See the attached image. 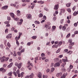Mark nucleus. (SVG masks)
I'll list each match as a JSON object with an SVG mask.
<instances>
[{"mask_svg": "<svg viewBox=\"0 0 78 78\" xmlns=\"http://www.w3.org/2000/svg\"><path fill=\"white\" fill-rule=\"evenodd\" d=\"M65 58L66 59H63L62 60V61L64 62H63V63H62L61 66L62 67H64L65 65L66 64V62H67L68 61V60L67 59V57H65Z\"/></svg>", "mask_w": 78, "mask_h": 78, "instance_id": "nucleus-1", "label": "nucleus"}, {"mask_svg": "<svg viewBox=\"0 0 78 78\" xmlns=\"http://www.w3.org/2000/svg\"><path fill=\"white\" fill-rule=\"evenodd\" d=\"M23 64V63H22V62H20L19 64H18L17 62H16L15 64V66H18V69H20L21 67H22V65Z\"/></svg>", "mask_w": 78, "mask_h": 78, "instance_id": "nucleus-2", "label": "nucleus"}, {"mask_svg": "<svg viewBox=\"0 0 78 78\" xmlns=\"http://www.w3.org/2000/svg\"><path fill=\"white\" fill-rule=\"evenodd\" d=\"M27 64L28 66H27V67H30V66L31 67H33V63H31V62L30 61H28Z\"/></svg>", "mask_w": 78, "mask_h": 78, "instance_id": "nucleus-3", "label": "nucleus"}, {"mask_svg": "<svg viewBox=\"0 0 78 78\" xmlns=\"http://www.w3.org/2000/svg\"><path fill=\"white\" fill-rule=\"evenodd\" d=\"M0 71L2 72V73H5L6 72V70L5 69H4V68L2 67L0 68Z\"/></svg>", "mask_w": 78, "mask_h": 78, "instance_id": "nucleus-4", "label": "nucleus"}, {"mask_svg": "<svg viewBox=\"0 0 78 78\" xmlns=\"http://www.w3.org/2000/svg\"><path fill=\"white\" fill-rule=\"evenodd\" d=\"M31 15L30 14H29L28 15H27V18L28 19H32V17Z\"/></svg>", "mask_w": 78, "mask_h": 78, "instance_id": "nucleus-5", "label": "nucleus"}, {"mask_svg": "<svg viewBox=\"0 0 78 78\" xmlns=\"http://www.w3.org/2000/svg\"><path fill=\"white\" fill-rule=\"evenodd\" d=\"M60 66V63H59V62H57L54 65V67H59Z\"/></svg>", "mask_w": 78, "mask_h": 78, "instance_id": "nucleus-6", "label": "nucleus"}, {"mask_svg": "<svg viewBox=\"0 0 78 78\" xmlns=\"http://www.w3.org/2000/svg\"><path fill=\"white\" fill-rule=\"evenodd\" d=\"M59 8V4H58L56 5H55L54 6V9H55V10H57Z\"/></svg>", "mask_w": 78, "mask_h": 78, "instance_id": "nucleus-7", "label": "nucleus"}, {"mask_svg": "<svg viewBox=\"0 0 78 78\" xmlns=\"http://www.w3.org/2000/svg\"><path fill=\"white\" fill-rule=\"evenodd\" d=\"M67 73H64L60 78H66V76H67Z\"/></svg>", "mask_w": 78, "mask_h": 78, "instance_id": "nucleus-8", "label": "nucleus"}, {"mask_svg": "<svg viewBox=\"0 0 78 78\" xmlns=\"http://www.w3.org/2000/svg\"><path fill=\"white\" fill-rule=\"evenodd\" d=\"M62 75V73H57V74L56 75V76L57 77H60V76H61Z\"/></svg>", "mask_w": 78, "mask_h": 78, "instance_id": "nucleus-9", "label": "nucleus"}, {"mask_svg": "<svg viewBox=\"0 0 78 78\" xmlns=\"http://www.w3.org/2000/svg\"><path fill=\"white\" fill-rule=\"evenodd\" d=\"M8 8V5H5L2 8V9H3V10H6Z\"/></svg>", "mask_w": 78, "mask_h": 78, "instance_id": "nucleus-10", "label": "nucleus"}, {"mask_svg": "<svg viewBox=\"0 0 78 78\" xmlns=\"http://www.w3.org/2000/svg\"><path fill=\"white\" fill-rule=\"evenodd\" d=\"M12 72L11 71L10 72H9L8 73L7 75L9 76L10 77H11V76H12Z\"/></svg>", "mask_w": 78, "mask_h": 78, "instance_id": "nucleus-11", "label": "nucleus"}, {"mask_svg": "<svg viewBox=\"0 0 78 78\" xmlns=\"http://www.w3.org/2000/svg\"><path fill=\"white\" fill-rule=\"evenodd\" d=\"M12 37V35L11 34H9L8 35V36L6 37V38L7 39H9L10 38H11Z\"/></svg>", "mask_w": 78, "mask_h": 78, "instance_id": "nucleus-12", "label": "nucleus"}, {"mask_svg": "<svg viewBox=\"0 0 78 78\" xmlns=\"http://www.w3.org/2000/svg\"><path fill=\"white\" fill-rule=\"evenodd\" d=\"M42 74L41 72H39L38 74V76L39 78H42Z\"/></svg>", "mask_w": 78, "mask_h": 78, "instance_id": "nucleus-13", "label": "nucleus"}, {"mask_svg": "<svg viewBox=\"0 0 78 78\" xmlns=\"http://www.w3.org/2000/svg\"><path fill=\"white\" fill-rule=\"evenodd\" d=\"M16 12L17 16H20V11H17Z\"/></svg>", "mask_w": 78, "mask_h": 78, "instance_id": "nucleus-14", "label": "nucleus"}, {"mask_svg": "<svg viewBox=\"0 0 78 78\" xmlns=\"http://www.w3.org/2000/svg\"><path fill=\"white\" fill-rule=\"evenodd\" d=\"M17 37H15V40H16V44H17L18 47H19V41H17Z\"/></svg>", "mask_w": 78, "mask_h": 78, "instance_id": "nucleus-15", "label": "nucleus"}, {"mask_svg": "<svg viewBox=\"0 0 78 78\" xmlns=\"http://www.w3.org/2000/svg\"><path fill=\"white\" fill-rule=\"evenodd\" d=\"M13 64V63L12 62L11 63H10L9 65H8L7 66V67L8 68H10V67H11L12 66V65Z\"/></svg>", "mask_w": 78, "mask_h": 78, "instance_id": "nucleus-16", "label": "nucleus"}, {"mask_svg": "<svg viewBox=\"0 0 78 78\" xmlns=\"http://www.w3.org/2000/svg\"><path fill=\"white\" fill-rule=\"evenodd\" d=\"M10 15L12 17V18H14V13H10Z\"/></svg>", "mask_w": 78, "mask_h": 78, "instance_id": "nucleus-17", "label": "nucleus"}, {"mask_svg": "<svg viewBox=\"0 0 78 78\" xmlns=\"http://www.w3.org/2000/svg\"><path fill=\"white\" fill-rule=\"evenodd\" d=\"M62 30H63V31H65L66 30V27L65 26H63L62 27Z\"/></svg>", "mask_w": 78, "mask_h": 78, "instance_id": "nucleus-18", "label": "nucleus"}, {"mask_svg": "<svg viewBox=\"0 0 78 78\" xmlns=\"http://www.w3.org/2000/svg\"><path fill=\"white\" fill-rule=\"evenodd\" d=\"M77 14H78V11L77 12L75 11L73 13V15L74 16H76Z\"/></svg>", "mask_w": 78, "mask_h": 78, "instance_id": "nucleus-19", "label": "nucleus"}, {"mask_svg": "<svg viewBox=\"0 0 78 78\" xmlns=\"http://www.w3.org/2000/svg\"><path fill=\"white\" fill-rule=\"evenodd\" d=\"M37 3H40V4H44V2L41 1H38Z\"/></svg>", "mask_w": 78, "mask_h": 78, "instance_id": "nucleus-20", "label": "nucleus"}, {"mask_svg": "<svg viewBox=\"0 0 78 78\" xmlns=\"http://www.w3.org/2000/svg\"><path fill=\"white\" fill-rule=\"evenodd\" d=\"M52 31H54V30H55L56 29V27L55 26H53L52 27Z\"/></svg>", "mask_w": 78, "mask_h": 78, "instance_id": "nucleus-21", "label": "nucleus"}, {"mask_svg": "<svg viewBox=\"0 0 78 78\" xmlns=\"http://www.w3.org/2000/svg\"><path fill=\"white\" fill-rule=\"evenodd\" d=\"M72 53H73V51H69L68 52H67V53L69 54V55H71Z\"/></svg>", "mask_w": 78, "mask_h": 78, "instance_id": "nucleus-22", "label": "nucleus"}, {"mask_svg": "<svg viewBox=\"0 0 78 78\" xmlns=\"http://www.w3.org/2000/svg\"><path fill=\"white\" fill-rule=\"evenodd\" d=\"M58 45H54L52 46V48H58Z\"/></svg>", "mask_w": 78, "mask_h": 78, "instance_id": "nucleus-23", "label": "nucleus"}, {"mask_svg": "<svg viewBox=\"0 0 78 78\" xmlns=\"http://www.w3.org/2000/svg\"><path fill=\"white\" fill-rule=\"evenodd\" d=\"M54 61H55V62H58V61H59V58H56L54 59Z\"/></svg>", "mask_w": 78, "mask_h": 78, "instance_id": "nucleus-24", "label": "nucleus"}, {"mask_svg": "<svg viewBox=\"0 0 78 78\" xmlns=\"http://www.w3.org/2000/svg\"><path fill=\"white\" fill-rule=\"evenodd\" d=\"M71 3H69L67 4L66 5V6H67V7H70V5H71Z\"/></svg>", "mask_w": 78, "mask_h": 78, "instance_id": "nucleus-25", "label": "nucleus"}, {"mask_svg": "<svg viewBox=\"0 0 78 78\" xmlns=\"http://www.w3.org/2000/svg\"><path fill=\"white\" fill-rule=\"evenodd\" d=\"M14 19L16 21H19V20H20V19L18 18H15Z\"/></svg>", "mask_w": 78, "mask_h": 78, "instance_id": "nucleus-26", "label": "nucleus"}, {"mask_svg": "<svg viewBox=\"0 0 78 78\" xmlns=\"http://www.w3.org/2000/svg\"><path fill=\"white\" fill-rule=\"evenodd\" d=\"M61 50V48H59L57 51H56V53H59L60 52V51Z\"/></svg>", "mask_w": 78, "mask_h": 78, "instance_id": "nucleus-27", "label": "nucleus"}, {"mask_svg": "<svg viewBox=\"0 0 78 78\" xmlns=\"http://www.w3.org/2000/svg\"><path fill=\"white\" fill-rule=\"evenodd\" d=\"M34 23L35 24H39L40 23L38 21H35Z\"/></svg>", "mask_w": 78, "mask_h": 78, "instance_id": "nucleus-28", "label": "nucleus"}, {"mask_svg": "<svg viewBox=\"0 0 78 78\" xmlns=\"http://www.w3.org/2000/svg\"><path fill=\"white\" fill-rule=\"evenodd\" d=\"M34 76V74L33 73H32L29 76L30 78H33Z\"/></svg>", "mask_w": 78, "mask_h": 78, "instance_id": "nucleus-29", "label": "nucleus"}, {"mask_svg": "<svg viewBox=\"0 0 78 78\" xmlns=\"http://www.w3.org/2000/svg\"><path fill=\"white\" fill-rule=\"evenodd\" d=\"M61 11L62 12H63V13H64V12H65V9H61Z\"/></svg>", "mask_w": 78, "mask_h": 78, "instance_id": "nucleus-30", "label": "nucleus"}, {"mask_svg": "<svg viewBox=\"0 0 78 78\" xmlns=\"http://www.w3.org/2000/svg\"><path fill=\"white\" fill-rule=\"evenodd\" d=\"M14 54H13V55L14 56H17V54H16V51H13Z\"/></svg>", "mask_w": 78, "mask_h": 78, "instance_id": "nucleus-31", "label": "nucleus"}, {"mask_svg": "<svg viewBox=\"0 0 78 78\" xmlns=\"http://www.w3.org/2000/svg\"><path fill=\"white\" fill-rule=\"evenodd\" d=\"M62 42L60 41L58 43V46H60L62 45Z\"/></svg>", "mask_w": 78, "mask_h": 78, "instance_id": "nucleus-32", "label": "nucleus"}, {"mask_svg": "<svg viewBox=\"0 0 78 78\" xmlns=\"http://www.w3.org/2000/svg\"><path fill=\"white\" fill-rule=\"evenodd\" d=\"M74 44H75V43H74V42L71 43L69 44V45L71 46H73L74 45Z\"/></svg>", "mask_w": 78, "mask_h": 78, "instance_id": "nucleus-33", "label": "nucleus"}, {"mask_svg": "<svg viewBox=\"0 0 78 78\" xmlns=\"http://www.w3.org/2000/svg\"><path fill=\"white\" fill-rule=\"evenodd\" d=\"M23 74H24V73L22 72L20 74V77L22 78L23 76Z\"/></svg>", "mask_w": 78, "mask_h": 78, "instance_id": "nucleus-34", "label": "nucleus"}, {"mask_svg": "<svg viewBox=\"0 0 78 78\" xmlns=\"http://www.w3.org/2000/svg\"><path fill=\"white\" fill-rule=\"evenodd\" d=\"M39 17L40 18L42 17H43V15L42 13H40L39 15Z\"/></svg>", "mask_w": 78, "mask_h": 78, "instance_id": "nucleus-35", "label": "nucleus"}, {"mask_svg": "<svg viewBox=\"0 0 78 78\" xmlns=\"http://www.w3.org/2000/svg\"><path fill=\"white\" fill-rule=\"evenodd\" d=\"M9 59V57H7L6 58L4 59V60L5 61H8Z\"/></svg>", "mask_w": 78, "mask_h": 78, "instance_id": "nucleus-36", "label": "nucleus"}, {"mask_svg": "<svg viewBox=\"0 0 78 78\" xmlns=\"http://www.w3.org/2000/svg\"><path fill=\"white\" fill-rule=\"evenodd\" d=\"M43 78H48V76L47 75H43Z\"/></svg>", "mask_w": 78, "mask_h": 78, "instance_id": "nucleus-37", "label": "nucleus"}, {"mask_svg": "<svg viewBox=\"0 0 78 78\" xmlns=\"http://www.w3.org/2000/svg\"><path fill=\"white\" fill-rule=\"evenodd\" d=\"M70 36V33H69L66 36V38H68Z\"/></svg>", "mask_w": 78, "mask_h": 78, "instance_id": "nucleus-38", "label": "nucleus"}, {"mask_svg": "<svg viewBox=\"0 0 78 78\" xmlns=\"http://www.w3.org/2000/svg\"><path fill=\"white\" fill-rule=\"evenodd\" d=\"M7 46L9 47V48H10L11 47V44H10V43H9V42H8L7 44Z\"/></svg>", "mask_w": 78, "mask_h": 78, "instance_id": "nucleus-39", "label": "nucleus"}, {"mask_svg": "<svg viewBox=\"0 0 78 78\" xmlns=\"http://www.w3.org/2000/svg\"><path fill=\"white\" fill-rule=\"evenodd\" d=\"M10 5L12 6H14V7H16V5L14 4H13V3L11 4Z\"/></svg>", "mask_w": 78, "mask_h": 78, "instance_id": "nucleus-40", "label": "nucleus"}, {"mask_svg": "<svg viewBox=\"0 0 78 78\" xmlns=\"http://www.w3.org/2000/svg\"><path fill=\"white\" fill-rule=\"evenodd\" d=\"M64 19H62L60 20V23L61 24L63 23V22H64Z\"/></svg>", "mask_w": 78, "mask_h": 78, "instance_id": "nucleus-41", "label": "nucleus"}, {"mask_svg": "<svg viewBox=\"0 0 78 78\" xmlns=\"http://www.w3.org/2000/svg\"><path fill=\"white\" fill-rule=\"evenodd\" d=\"M55 70V68H52L51 69V72H53V71Z\"/></svg>", "mask_w": 78, "mask_h": 78, "instance_id": "nucleus-42", "label": "nucleus"}, {"mask_svg": "<svg viewBox=\"0 0 78 78\" xmlns=\"http://www.w3.org/2000/svg\"><path fill=\"white\" fill-rule=\"evenodd\" d=\"M72 39H69V40L68 42H69V43H70V44L71 43H72Z\"/></svg>", "mask_w": 78, "mask_h": 78, "instance_id": "nucleus-43", "label": "nucleus"}, {"mask_svg": "<svg viewBox=\"0 0 78 78\" xmlns=\"http://www.w3.org/2000/svg\"><path fill=\"white\" fill-rule=\"evenodd\" d=\"M8 29L6 28L5 30V33H8Z\"/></svg>", "mask_w": 78, "mask_h": 78, "instance_id": "nucleus-44", "label": "nucleus"}, {"mask_svg": "<svg viewBox=\"0 0 78 78\" xmlns=\"http://www.w3.org/2000/svg\"><path fill=\"white\" fill-rule=\"evenodd\" d=\"M62 57H63V55H59L58 56V58H62Z\"/></svg>", "mask_w": 78, "mask_h": 78, "instance_id": "nucleus-45", "label": "nucleus"}, {"mask_svg": "<svg viewBox=\"0 0 78 78\" xmlns=\"http://www.w3.org/2000/svg\"><path fill=\"white\" fill-rule=\"evenodd\" d=\"M22 23L21 22H18L17 23V24L18 25H22Z\"/></svg>", "mask_w": 78, "mask_h": 78, "instance_id": "nucleus-46", "label": "nucleus"}, {"mask_svg": "<svg viewBox=\"0 0 78 78\" xmlns=\"http://www.w3.org/2000/svg\"><path fill=\"white\" fill-rule=\"evenodd\" d=\"M67 10L69 12H71V10L69 8L67 9Z\"/></svg>", "mask_w": 78, "mask_h": 78, "instance_id": "nucleus-47", "label": "nucleus"}, {"mask_svg": "<svg viewBox=\"0 0 78 78\" xmlns=\"http://www.w3.org/2000/svg\"><path fill=\"white\" fill-rule=\"evenodd\" d=\"M17 54L18 55L20 56L21 55V51H19L17 52Z\"/></svg>", "mask_w": 78, "mask_h": 78, "instance_id": "nucleus-48", "label": "nucleus"}, {"mask_svg": "<svg viewBox=\"0 0 78 78\" xmlns=\"http://www.w3.org/2000/svg\"><path fill=\"white\" fill-rule=\"evenodd\" d=\"M41 57H44L45 56V54H44V53H42L41 54Z\"/></svg>", "mask_w": 78, "mask_h": 78, "instance_id": "nucleus-49", "label": "nucleus"}, {"mask_svg": "<svg viewBox=\"0 0 78 78\" xmlns=\"http://www.w3.org/2000/svg\"><path fill=\"white\" fill-rule=\"evenodd\" d=\"M73 66L72 65H70V66H69V68L70 69H73Z\"/></svg>", "mask_w": 78, "mask_h": 78, "instance_id": "nucleus-50", "label": "nucleus"}, {"mask_svg": "<svg viewBox=\"0 0 78 78\" xmlns=\"http://www.w3.org/2000/svg\"><path fill=\"white\" fill-rule=\"evenodd\" d=\"M69 30H70V28L68 27L66 30V32H69Z\"/></svg>", "mask_w": 78, "mask_h": 78, "instance_id": "nucleus-51", "label": "nucleus"}, {"mask_svg": "<svg viewBox=\"0 0 78 78\" xmlns=\"http://www.w3.org/2000/svg\"><path fill=\"white\" fill-rule=\"evenodd\" d=\"M13 74L15 76H17V74L16 73V72L14 71L13 72Z\"/></svg>", "mask_w": 78, "mask_h": 78, "instance_id": "nucleus-52", "label": "nucleus"}, {"mask_svg": "<svg viewBox=\"0 0 78 78\" xmlns=\"http://www.w3.org/2000/svg\"><path fill=\"white\" fill-rule=\"evenodd\" d=\"M37 38V37H36V36H33L31 37V38L33 39H36Z\"/></svg>", "mask_w": 78, "mask_h": 78, "instance_id": "nucleus-53", "label": "nucleus"}, {"mask_svg": "<svg viewBox=\"0 0 78 78\" xmlns=\"http://www.w3.org/2000/svg\"><path fill=\"white\" fill-rule=\"evenodd\" d=\"M44 9L46 11H48V9L47 7H44Z\"/></svg>", "mask_w": 78, "mask_h": 78, "instance_id": "nucleus-54", "label": "nucleus"}, {"mask_svg": "<svg viewBox=\"0 0 78 78\" xmlns=\"http://www.w3.org/2000/svg\"><path fill=\"white\" fill-rule=\"evenodd\" d=\"M9 23V21H5L4 22V23L5 24H8V23Z\"/></svg>", "mask_w": 78, "mask_h": 78, "instance_id": "nucleus-55", "label": "nucleus"}, {"mask_svg": "<svg viewBox=\"0 0 78 78\" xmlns=\"http://www.w3.org/2000/svg\"><path fill=\"white\" fill-rule=\"evenodd\" d=\"M74 34H78V31L76 30L74 32Z\"/></svg>", "mask_w": 78, "mask_h": 78, "instance_id": "nucleus-56", "label": "nucleus"}, {"mask_svg": "<svg viewBox=\"0 0 78 78\" xmlns=\"http://www.w3.org/2000/svg\"><path fill=\"white\" fill-rule=\"evenodd\" d=\"M76 9V6H74L73 8V11H75Z\"/></svg>", "mask_w": 78, "mask_h": 78, "instance_id": "nucleus-57", "label": "nucleus"}, {"mask_svg": "<svg viewBox=\"0 0 78 78\" xmlns=\"http://www.w3.org/2000/svg\"><path fill=\"white\" fill-rule=\"evenodd\" d=\"M16 73L17 74H19L20 73V71L19 70H18L16 71Z\"/></svg>", "mask_w": 78, "mask_h": 78, "instance_id": "nucleus-58", "label": "nucleus"}, {"mask_svg": "<svg viewBox=\"0 0 78 78\" xmlns=\"http://www.w3.org/2000/svg\"><path fill=\"white\" fill-rule=\"evenodd\" d=\"M5 59H3L1 60V62H5Z\"/></svg>", "mask_w": 78, "mask_h": 78, "instance_id": "nucleus-59", "label": "nucleus"}, {"mask_svg": "<svg viewBox=\"0 0 78 78\" xmlns=\"http://www.w3.org/2000/svg\"><path fill=\"white\" fill-rule=\"evenodd\" d=\"M43 19H45V20H46L47 19V17L45 16H43Z\"/></svg>", "mask_w": 78, "mask_h": 78, "instance_id": "nucleus-60", "label": "nucleus"}, {"mask_svg": "<svg viewBox=\"0 0 78 78\" xmlns=\"http://www.w3.org/2000/svg\"><path fill=\"white\" fill-rule=\"evenodd\" d=\"M74 25L75 27H77V25H78V24L77 23H76L74 24Z\"/></svg>", "mask_w": 78, "mask_h": 78, "instance_id": "nucleus-61", "label": "nucleus"}, {"mask_svg": "<svg viewBox=\"0 0 78 78\" xmlns=\"http://www.w3.org/2000/svg\"><path fill=\"white\" fill-rule=\"evenodd\" d=\"M68 51V49H65L64 50V52H65V53H66V52H67Z\"/></svg>", "mask_w": 78, "mask_h": 78, "instance_id": "nucleus-62", "label": "nucleus"}, {"mask_svg": "<svg viewBox=\"0 0 78 78\" xmlns=\"http://www.w3.org/2000/svg\"><path fill=\"white\" fill-rule=\"evenodd\" d=\"M7 20H11V17L9 16H7Z\"/></svg>", "mask_w": 78, "mask_h": 78, "instance_id": "nucleus-63", "label": "nucleus"}, {"mask_svg": "<svg viewBox=\"0 0 78 78\" xmlns=\"http://www.w3.org/2000/svg\"><path fill=\"white\" fill-rule=\"evenodd\" d=\"M54 63H51V67H53V66H54Z\"/></svg>", "mask_w": 78, "mask_h": 78, "instance_id": "nucleus-64", "label": "nucleus"}]
</instances>
